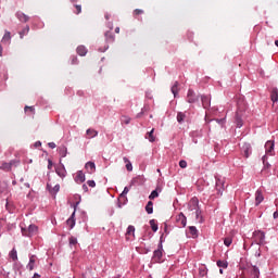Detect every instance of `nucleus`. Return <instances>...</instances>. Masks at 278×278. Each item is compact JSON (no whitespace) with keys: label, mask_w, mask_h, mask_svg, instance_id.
Returning a JSON list of instances; mask_svg holds the SVG:
<instances>
[{"label":"nucleus","mask_w":278,"mask_h":278,"mask_svg":"<svg viewBox=\"0 0 278 278\" xmlns=\"http://www.w3.org/2000/svg\"><path fill=\"white\" fill-rule=\"evenodd\" d=\"M163 255H164V247L162 245V241H160L157 245V250L153 252L152 262H155L156 264L164 262V260L162 258Z\"/></svg>","instance_id":"obj_1"},{"label":"nucleus","mask_w":278,"mask_h":278,"mask_svg":"<svg viewBox=\"0 0 278 278\" xmlns=\"http://www.w3.org/2000/svg\"><path fill=\"white\" fill-rule=\"evenodd\" d=\"M22 235L26 236V238H31L38 235V226L29 225L28 228L22 227Z\"/></svg>","instance_id":"obj_2"},{"label":"nucleus","mask_w":278,"mask_h":278,"mask_svg":"<svg viewBox=\"0 0 278 278\" xmlns=\"http://www.w3.org/2000/svg\"><path fill=\"white\" fill-rule=\"evenodd\" d=\"M77 205H79V201H76L75 203L71 204V206L74 207V212L72 213L71 217L66 220V224L68 225L70 229H73V227H75V212H77Z\"/></svg>","instance_id":"obj_3"},{"label":"nucleus","mask_w":278,"mask_h":278,"mask_svg":"<svg viewBox=\"0 0 278 278\" xmlns=\"http://www.w3.org/2000/svg\"><path fill=\"white\" fill-rule=\"evenodd\" d=\"M253 238H254V242H256V244H266V235L262 231H255L253 233Z\"/></svg>","instance_id":"obj_4"},{"label":"nucleus","mask_w":278,"mask_h":278,"mask_svg":"<svg viewBox=\"0 0 278 278\" xmlns=\"http://www.w3.org/2000/svg\"><path fill=\"white\" fill-rule=\"evenodd\" d=\"M250 278H260V267L252 265L247 268Z\"/></svg>","instance_id":"obj_5"},{"label":"nucleus","mask_w":278,"mask_h":278,"mask_svg":"<svg viewBox=\"0 0 278 278\" xmlns=\"http://www.w3.org/2000/svg\"><path fill=\"white\" fill-rule=\"evenodd\" d=\"M187 102L188 103H197V102H199V96H197V93H194V90H192V89L188 90Z\"/></svg>","instance_id":"obj_6"},{"label":"nucleus","mask_w":278,"mask_h":278,"mask_svg":"<svg viewBox=\"0 0 278 278\" xmlns=\"http://www.w3.org/2000/svg\"><path fill=\"white\" fill-rule=\"evenodd\" d=\"M125 236H126V240H134V238H136V227L131 225L128 226Z\"/></svg>","instance_id":"obj_7"},{"label":"nucleus","mask_w":278,"mask_h":278,"mask_svg":"<svg viewBox=\"0 0 278 278\" xmlns=\"http://www.w3.org/2000/svg\"><path fill=\"white\" fill-rule=\"evenodd\" d=\"M176 223L178 227H186V224H187L186 215H184V213L178 214L176 216Z\"/></svg>","instance_id":"obj_8"},{"label":"nucleus","mask_w":278,"mask_h":278,"mask_svg":"<svg viewBox=\"0 0 278 278\" xmlns=\"http://www.w3.org/2000/svg\"><path fill=\"white\" fill-rule=\"evenodd\" d=\"M189 210L190 212H197L199 208V199L198 198H192L189 201Z\"/></svg>","instance_id":"obj_9"},{"label":"nucleus","mask_w":278,"mask_h":278,"mask_svg":"<svg viewBox=\"0 0 278 278\" xmlns=\"http://www.w3.org/2000/svg\"><path fill=\"white\" fill-rule=\"evenodd\" d=\"M273 151H275V142L273 141H267L265 143V152L266 155H273Z\"/></svg>","instance_id":"obj_10"},{"label":"nucleus","mask_w":278,"mask_h":278,"mask_svg":"<svg viewBox=\"0 0 278 278\" xmlns=\"http://www.w3.org/2000/svg\"><path fill=\"white\" fill-rule=\"evenodd\" d=\"M76 184H84L86 181V174L83 170H78L75 177Z\"/></svg>","instance_id":"obj_11"},{"label":"nucleus","mask_w":278,"mask_h":278,"mask_svg":"<svg viewBox=\"0 0 278 278\" xmlns=\"http://www.w3.org/2000/svg\"><path fill=\"white\" fill-rule=\"evenodd\" d=\"M55 173H56V175H59V177H62V179H64V177H66V168L64 167V165H59L55 168Z\"/></svg>","instance_id":"obj_12"},{"label":"nucleus","mask_w":278,"mask_h":278,"mask_svg":"<svg viewBox=\"0 0 278 278\" xmlns=\"http://www.w3.org/2000/svg\"><path fill=\"white\" fill-rule=\"evenodd\" d=\"M241 151H242L244 157H249V155H251V144L243 143Z\"/></svg>","instance_id":"obj_13"},{"label":"nucleus","mask_w":278,"mask_h":278,"mask_svg":"<svg viewBox=\"0 0 278 278\" xmlns=\"http://www.w3.org/2000/svg\"><path fill=\"white\" fill-rule=\"evenodd\" d=\"M16 18H18V21H21V23H27L29 21V16L21 11H18L16 13Z\"/></svg>","instance_id":"obj_14"},{"label":"nucleus","mask_w":278,"mask_h":278,"mask_svg":"<svg viewBox=\"0 0 278 278\" xmlns=\"http://www.w3.org/2000/svg\"><path fill=\"white\" fill-rule=\"evenodd\" d=\"M36 260H37L36 255H30L29 262L27 264L28 270H34V268H36Z\"/></svg>","instance_id":"obj_15"},{"label":"nucleus","mask_w":278,"mask_h":278,"mask_svg":"<svg viewBox=\"0 0 278 278\" xmlns=\"http://www.w3.org/2000/svg\"><path fill=\"white\" fill-rule=\"evenodd\" d=\"M201 101H202V106L204 108V110H207V108H210V103H211L210 97L202 96Z\"/></svg>","instance_id":"obj_16"},{"label":"nucleus","mask_w":278,"mask_h":278,"mask_svg":"<svg viewBox=\"0 0 278 278\" xmlns=\"http://www.w3.org/2000/svg\"><path fill=\"white\" fill-rule=\"evenodd\" d=\"M87 138H97L99 136V131H97L96 129L92 128H88L87 131Z\"/></svg>","instance_id":"obj_17"},{"label":"nucleus","mask_w":278,"mask_h":278,"mask_svg":"<svg viewBox=\"0 0 278 278\" xmlns=\"http://www.w3.org/2000/svg\"><path fill=\"white\" fill-rule=\"evenodd\" d=\"M264 201V195L262 194V191L257 190L255 192V205H260Z\"/></svg>","instance_id":"obj_18"},{"label":"nucleus","mask_w":278,"mask_h":278,"mask_svg":"<svg viewBox=\"0 0 278 278\" xmlns=\"http://www.w3.org/2000/svg\"><path fill=\"white\" fill-rule=\"evenodd\" d=\"M85 168L89 170L90 174L94 173L97 170V166L94 165V162H87L85 165Z\"/></svg>","instance_id":"obj_19"},{"label":"nucleus","mask_w":278,"mask_h":278,"mask_svg":"<svg viewBox=\"0 0 278 278\" xmlns=\"http://www.w3.org/2000/svg\"><path fill=\"white\" fill-rule=\"evenodd\" d=\"M270 99H271L273 103H277V101H278V89L277 88L271 89Z\"/></svg>","instance_id":"obj_20"},{"label":"nucleus","mask_w":278,"mask_h":278,"mask_svg":"<svg viewBox=\"0 0 278 278\" xmlns=\"http://www.w3.org/2000/svg\"><path fill=\"white\" fill-rule=\"evenodd\" d=\"M76 51L80 56H84L88 53V49H86V46H78Z\"/></svg>","instance_id":"obj_21"},{"label":"nucleus","mask_w":278,"mask_h":278,"mask_svg":"<svg viewBox=\"0 0 278 278\" xmlns=\"http://www.w3.org/2000/svg\"><path fill=\"white\" fill-rule=\"evenodd\" d=\"M172 93L174 94V97H177L178 92H179V81H175L174 85L172 86Z\"/></svg>","instance_id":"obj_22"},{"label":"nucleus","mask_w":278,"mask_h":278,"mask_svg":"<svg viewBox=\"0 0 278 278\" xmlns=\"http://www.w3.org/2000/svg\"><path fill=\"white\" fill-rule=\"evenodd\" d=\"M0 169L1 170H12V163H0Z\"/></svg>","instance_id":"obj_23"},{"label":"nucleus","mask_w":278,"mask_h":278,"mask_svg":"<svg viewBox=\"0 0 278 278\" xmlns=\"http://www.w3.org/2000/svg\"><path fill=\"white\" fill-rule=\"evenodd\" d=\"M124 162L126 164V169L131 173V170H134V166L131 165V162L129 161V159H127L126 156H124Z\"/></svg>","instance_id":"obj_24"},{"label":"nucleus","mask_w":278,"mask_h":278,"mask_svg":"<svg viewBox=\"0 0 278 278\" xmlns=\"http://www.w3.org/2000/svg\"><path fill=\"white\" fill-rule=\"evenodd\" d=\"M146 212L147 214H153V202L149 201L148 204L146 205Z\"/></svg>","instance_id":"obj_25"},{"label":"nucleus","mask_w":278,"mask_h":278,"mask_svg":"<svg viewBox=\"0 0 278 278\" xmlns=\"http://www.w3.org/2000/svg\"><path fill=\"white\" fill-rule=\"evenodd\" d=\"M189 233H190L193 238H197V236H198V233H199V230H197V227L190 226V227H189Z\"/></svg>","instance_id":"obj_26"},{"label":"nucleus","mask_w":278,"mask_h":278,"mask_svg":"<svg viewBox=\"0 0 278 278\" xmlns=\"http://www.w3.org/2000/svg\"><path fill=\"white\" fill-rule=\"evenodd\" d=\"M10 257L11 260H13V262H16V260H18V254L16 252V249L11 250Z\"/></svg>","instance_id":"obj_27"},{"label":"nucleus","mask_w":278,"mask_h":278,"mask_svg":"<svg viewBox=\"0 0 278 278\" xmlns=\"http://www.w3.org/2000/svg\"><path fill=\"white\" fill-rule=\"evenodd\" d=\"M153 131H155V129L152 128V130L149 131L146 136V138H148L149 142H153L155 140V136H153Z\"/></svg>","instance_id":"obj_28"},{"label":"nucleus","mask_w":278,"mask_h":278,"mask_svg":"<svg viewBox=\"0 0 278 278\" xmlns=\"http://www.w3.org/2000/svg\"><path fill=\"white\" fill-rule=\"evenodd\" d=\"M27 34H29V26H26L22 31H20V38L23 40Z\"/></svg>","instance_id":"obj_29"},{"label":"nucleus","mask_w":278,"mask_h":278,"mask_svg":"<svg viewBox=\"0 0 278 278\" xmlns=\"http://www.w3.org/2000/svg\"><path fill=\"white\" fill-rule=\"evenodd\" d=\"M177 121H178V123H184V121H186V113L179 112L177 114Z\"/></svg>","instance_id":"obj_30"},{"label":"nucleus","mask_w":278,"mask_h":278,"mask_svg":"<svg viewBox=\"0 0 278 278\" xmlns=\"http://www.w3.org/2000/svg\"><path fill=\"white\" fill-rule=\"evenodd\" d=\"M150 226H151V229L152 231H157L159 227H157V222H155V219H151L150 220Z\"/></svg>","instance_id":"obj_31"},{"label":"nucleus","mask_w":278,"mask_h":278,"mask_svg":"<svg viewBox=\"0 0 278 278\" xmlns=\"http://www.w3.org/2000/svg\"><path fill=\"white\" fill-rule=\"evenodd\" d=\"M105 38H106L108 42H114V35L112 34V31H106Z\"/></svg>","instance_id":"obj_32"},{"label":"nucleus","mask_w":278,"mask_h":278,"mask_svg":"<svg viewBox=\"0 0 278 278\" xmlns=\"http://www.w3.org/2000/svg\"><path fill=\"white\" fill-rule=\"evenodd\" d=\"M10 40H12V36L10 31H7L2 38V42H10Z\"/></svg>","instance_id":"obj_33"},{"label":"nucleus","mask_w":278,"mask_h":278,"mask_svg":"<svg viewBox=\"0 0 278 278\" xmlns=\"http://www.w3.org/2000/svg\"><path fill=\"white\" fill-rule=\"evenodd\" d=\"M233 242V239L231 237H226L224 239L225 247H231V243Z\"/></svg>","instance_id":"obj_34"},{"label":"nucleus","mask_w":278,"mask_h":278,"mask_svg":"<svg viewBox=\"0 0 278 278\" xmlns=\"http://www.w3.org/2000/svg\"><path fill=\"white\" fill-rule=\"evenodd\" d=\"M157 197H160V193L157 192V189H156L151 192V194L149 195V199L150 201H153V199H157Z\"/></svg>","instance_id":"obj_35"},{"label":"nucleus","mask_w":278,"mask_h":278,"mask_svg":"<svg viewBox=\"0 0 278 278\" xmlns=\"http://www.w3.org/2000/svg\"><path fill=\"white\" fill-rule=\"evenodd\" d=\"M236 123H237V127H242V117H240V113L238 112L236 115Z\"/></svg>","instance_id":"obj_36"},{"label":"nucleus","mask_w":278,"mask_h":278,"mask_svg":"<svg viewBox=\"0 0 278 278\" xmlns=\"http://www.w3.org/2000/svg\"><path fill=\"white\" fill-rule=\"evenodd\" d=\"M195 218L197 220H199V223H203V216H201V208H198V211H195Z\"/></svg>","instance_id":"obj_37"},{"label":"nucleus","mask_w":278,"mask_h":278,"mask_svg":"<svg viewBox=\"0 0 278 278\" xmlns=\"http://www.w3.org/2000/svg\"><path fill=\"white\" fill-rule=\"evenodd\" d=\"M59 153L61 157H66V148L65 147L59 148Z\"/></svg>","instance_id":"obj_38"},{"label":"nucleus","mask_w":278,"mask_h":278,"mask_svg":"<svg viewBox=\"0 0 278 278\" xmlns=\"http://www.w3.org/2000/svg\"><path fill=\"white\" fill-rule=\"evenodd\" d=\"M217 266L219 268H227L228 264L226 261H217Z\"/></svg>","instance_id":"obj_39"},{"label":"nucleus","mask_w":278,"mask_h":278,"mask_svg":"<svg viewBox=\"0 0 278 278\" xmlns=\"http://www.w3.org/2000/svg\"><path fill=\"white\" fill-rule=\"evenodd\" d=\"M51 194H58L60 192V185H55L52 189H50Z\"/></svg>","instance_id":"obj_40"},{"label":"nucleus","mask_w":278,"mask_h":278,"mask_svg":"<svg viewBox=\"0 0 278 278\" xmlns=\"http://www.w3.org/2000/svg\"><path fill=\"white\" fill-rule=\"evenodd\" d=\"M119 203L125 205L127 203V195L119 194Z\"/></svg>","instance_id":"obj_41"},{"label":"nucleus","mask_w":278,"mask_h":278,"mask_svg":"<svg viewBox=\"0 0 278 278\" xmlns=\"http://www.w3.org/2000/svg\"><path fill=\"white\" fill-rule=\"evenodd\" d=\"M122 123L124 125H129V123H131V118L127 117V116H123L122 117Z\"/></svg>","instance_id":"obj_42"},{"label":"nucleus","mask_w":278,"mask_h":278,"mask_svg":"<svg viewBox=\"0 0 278 278\" xmlns=\"http://www.w3.org/2000/svg\"><path fill=\"white\" fill-rule=\"evenodd\" d=\"M179 166L180 168H188V162H186V160H181L179 161Z\"/></svg>","instance_id":"obj_43"},{"label":"nucleus","mask_w":278,"mask_h":278,"mask_svg":"<svg viewBox=\"0 0 278 278\" xmlns=\"http://www.w3.org/2000/svg\"><path fill=\"white\" fill-rule=\"evenodd\" d=\"M140 14H144V11L141 10V9H136V10L134 11V15H135V16H140Z\"/></svg>","instance_id":"obj_44"},{"label":"nucleus","mask_w":278,"mask_h":278,"mask_svg":"<svg viewBox=\"0 0 278 278\" xmlns=\"http://www.w3.org/2000/svg\"><path fill=\"white\" fill-rule=\"evenodd\" d=\"M70 244L75 247L77 244V238L71 237L70 238Z\"/></svg>","instance_id":"obj_45"},{"label":"nucleus","mask_w":278,"mask_h":278,"mask_svg":"<svg viewBox=\"0 0 278 278\" xmlns=\"http://www.w3.org/2000/svg\"><path fill=\"white\" fill-rule=\"evenodd\" d=\"M87 186H89V188H94L97 186V182H94V180H88Z\"/></svg>","instance_id":"obj_46"},{"label":"nucleus","mask_w":278,"mask_h":278,"mask_svg":"<svg viewBox=\"0 0 278 278\" xmlns=\"http://www.w3.org/2000/svg\"><path fill=\"white\" fill-rule=\"evenodd\" d=\"M121 194H122V197H127V194H129V188L125 187Z\"/></svg>","instance_id":"obj_47"},{"label":"nucleus","mask_w":278,"mask_h":278,"mask_svg":"<svg viewBox=\"0 0 278 278\" xmlns=\"http://www.w3.org/2000/svg\"><path fill=\"white\" fill-rule=\"evenodd\" d=\"M75 9H76V12H75L76 14H81V5L76 4Z\"/></svg>","instance_id":"obj_48"},{"label":"nucleus","mask_w":278,"mask_h":278,"mask_svg":"<svg viewBox=\"0 0 278 278\" xmlns=\"http://www.w3.org/2000/svg\"><path fill=\"white\" fill-rule=\"evenodd\" d=\"M25 112H27V110H29V112H35V109H34V106H25Z\"/></svg>","instance_id":"obj_49"},{"label":"nucleus","mask_w":278,"mask_h":278,"mask_svg":"<svg viewBox=\"0 0 278 278\" xmlns=\"http://www.w3.org/2000/svg\"><path fill=\"white\" fill-rule=\"evenodd\" d=\"M48 147L50 148V149H55V142H49L48 143Z\"/></svg>","instance_id":"obj_50"},{"label":"nucleus","mask_w":278,"mask_h":278,"mask_svg":"<svg viewBox=\"0 0 278 278\" xmlns=\"http://www.w3.org/2000/svg\"><path fill=\"white\" fill-rule=\"evenodd\" d=\"M52 167H53V162H51V160H50V161H48V168H49V170H51Z\"/></svg>","instance_id":"obj_51"},{"label":"nucleus","mask_w":278,"mask_h":278,"mask_svg":"<svg viewBox=\"0 0 278 278\" xmlns=\"http://www.w3.org/2000/svg\"><path fill=\"white\" fill-rule=\"evenodd\" d=\"M216 122H217L219 125H224V124H225V118L216 119Z\"/></svg>","instance_id":"obj_52"},{"label":"nucleus","mask_w":278,"mask_h":278,"mask_svg":"<svg viewBox=\"0 0 278 278\" xmlns=\"http://www.w3.org/2000/svg\"><path fill=\"white\" fill-rule=\"evenodd\" d=\"M72 64H77V56H73Z\"/></svg>","instance_id":"obj_53"},{"label":"nucleus","mask_w":278,"mask_h":278,"mask_svg":"<svg viewBox=\"0 0 278 278\" xmlns=\"http://www.w3.org/2000/svg\"><path fill=\"white\" fill-rule=\"evenodd\" d=\"M200 275H202V277H204V275H207V271L205 269L200 270Z\"/></svg>","instance_id":"obj_54"},{"label":"nucleus","mask_w":278,"mask_h":278,"mask_svg":"<svg viewBox=\"0 0 278 278\" xmlns=\"http://www.w3.org/2000/svg\"><path fill=\"white\" fill-rule=\"evenodd\" d=\"M220 184H223V181H220V179L216 180V188H218L220 186Z\"/></svg>","instance_id":"obj_55"},{"label":"nucleus","mask_w":278,"mask_h":278,"mask_svg":"<svg viewBox=\"0 0 278 278\" xmlns=\"http://www.w3.org/2000/svg\"><path fill=\"white\" fill-rule=\"evenodd\" d=\"M74 199H75V201H77V199L79 200V201H81V197L80 195H74Z\"/></svg>","instance_id":"obj_56"},{"label":"nucleus","mask_w":278,"mask_h":278,"mask_svg":"<svg viewBox=\"0 0 278 278\" xmlns=\"http://www.w3.org/2000/svg\"><path fill=\"white\" fill-rule=\"evenodd\" d=\"M83 190H85V192H88V186L83 185Z\"/></svg>","instance_id":"obj_57"},{"label":"nucleus","mask_w":278,"mask_h":278,"mask_svg":"<svg viewBox=\"0 0 278 278\" xmlns=\"http://www.w3.org/2000/svg\"><path fill=\"white\" fill-rule=\"evenodd\" d=\"M115 34H121V27L115 28Z\"/></svg>","instance_id":"obj_58"},{"label":"nucleus","mask_w":278,"mask_h":278,"mask_svg":"<svg viewBox=\"0 0 278 278\" xmlns=\"http://www.w3.org/2000/svg\"><path fill=\"white\" fill-rule=\"evenodd\" d=\"M263 164H266V160H268V157H266V155L263 156Z\"/></svg>","instance_id":"obj_59"},{"label":"nucleus","mask_w":278,"mask_h":278,"mask_svg":"<svg viewBox=\"0 0 278 278\" xmlns=\"http://www.w3.org/2000/svg\"><path fill=\"white\" fill-rule=\"evenodd\" d=\"M41 144H42V143H41L40 141H37V142L35 143L36 147H41Z\"/></svg>","instance_id":"obj_60"},{"label":"nucleus","mask_w":278,"mask_h":278,"mask_svg":"<svg viewBox=\"0 0 278 278\" xmlns=\"http://www.w3.org/2000/svg\"><path fill=\"white\" fill-rule=\"evenodd\" d=\"M33 278H40L39 274H34Z\"/></svg>","instance_id":"obj_61"},{"label":"nucleus","mask_w":278,"mask_h":278,"mask_svg":"<svg viewBox=\"0 0 278 278\" xmlns=\"http://www.w3.org/2000/svg\"><path fill=\"white\" fill-rule=\"evenodd\" d=\"M104 16L106 21H110V14L106 13Z\"/></svg>","instance_id":"obj_62"},{"label":"nucleus","mask_w":278,"mask_h":278,"mask_svg":"<svg viewBox=\"0 0 278 278\" xmlns=\"http://www.w3.org/2000/svg\"><path fill=\"white\" fill-rule=\"evenodd\" d=\"M278 217V212H274V218H277Z\"/></svg>","instance_id":"obj_63"},{"label":"nucleus","mask_w":278,"mask_h":278,"mask_svg":"<svg viewBox=\"0 0 278 278\" xmlns=\"http://www.w3.org/2000/svg\"><path fill=\"white\" fill-rule=\"evenodd\" d=\"M276 47H278V40L275 41Z\"/></svg>","instance_id":"obj_64"}]
</instances>
